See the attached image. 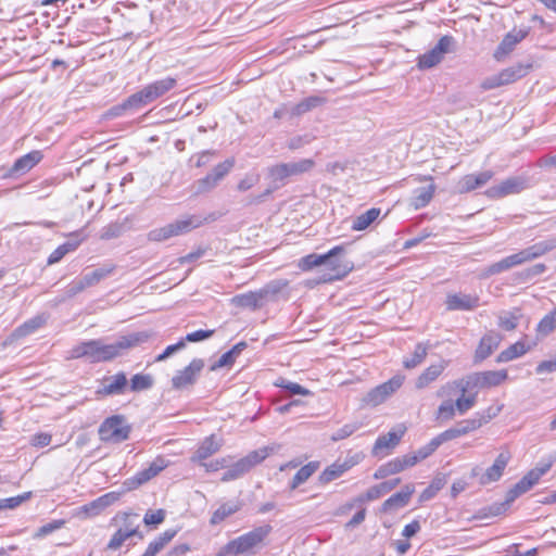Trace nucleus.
<instances>
[{
	"mask_svg": "<svg viewBox=\"0 0 556 556\" xmlns=\"http://www.w3.org/2000/svg\"><path fill=\"white\" fill-rule=\"evenodd\" d=\"M150 331H138L123 336L111 343L102 339L84 341L71 351L72 358H87L91 363L109 362L123 354L124 351L149 341Z\"/></svg>",
	"mask_w": 556,
	"mask_h": 556,
	"instance_id": "1",
	"label": "nucleus"
},
{
	"mask_svg": "<svg viewBox=\"0 0 556 556\" xmlns=\"http://www.w3.org/2000/svg\"><path fill=\"white\" fill-rule=\"evenodd\" d=\"M270 525H263L252 529L251 531L229 541L226 544V552L239 554H255L258 548L265 545V540L271 533Z\"/></svg>",
	"mask_w": 556,
	"mask_h": 556,
	"instance_id": "2",
	"label": "nucleus"
},
{
	"mask_svg": "<svg viewBox=\"0 0 556 556\" xmlns=\"http://www.w3.org/2000/svg\"><path fill=\"white\" fill-rule=\"evenodd\" d=\"M344 253V247L337 245L325 254L312 253L302 257L299 266L303 270H309L316 266L327 265L332 270L337 271L336 278L345 276L350 270L349 264L342 265L340 256Z\"/></svg>",
	"mask_w": 556,
	"mask_h": 556,
	"instance_id": "3",
	"label": "nucleus"
},
{
	"mask_svg": "<svg viewBox=\"0 0 556 556\" xmlns=\"http://www.w3.org/2000/svg\"><path fill=\"white\" fill-rule=\"evenodd\" d=\"M203 220L200 216L190 215L167 224L161 228L152 229L148 232L149 241L161 242L172 237L180 236L198 228Z\"/></svg>",
	"mask_w": 556,
	"mask_h": 556,
	"instance_id": "4",
	"label": "nucleus"
},
{
	"mask_svg": "<svg viewBox=\"0 0 556 556\" xmlns=\"http://www.w3.org/2000/svg\"><path fill=\"white\" fill-rule=\"evenodd\" d=\"M274 452V447H263L250 452L247 456L240 458L236 463H229L227 470L222 476L223 482H229L241 478L249 472L254 466L262 463Z\"/></svg>",
	"mask_w": 556,
	"mask_h": 556,
	"instance_id": "5",
	"label": "nucleus"
},
{
	"mask_svg": "<svg viewBox=\"0 0 556 556\" xmlns=\"http://www.w3.org/2000/svg\"><path fill=\"white\" fill-rule=\"evenodd\" d=\"M130 426L122 415L106 418L99 427L100 440L110 443H121L128 439Z\"/></svg>",
	"mask_w": 556,
	"mask_h": 556,
	"instance_id": "6",
	"label": "nucleus"
},
{
	"mask_svg": "<svg viewBox=\"0 0 556 556\" xmlns=\"http://www.w3.org/2000/svg\"><path fill=\"white\" fill-rule=\"evenodd\" d=\"M176 86V79L172 77H166L160 80H155L141 90L131 94V102L138 103L139 108L153 102L159 99L169 90H172Z\"/></svg>",
	"mask_w": 556,
	"mask_h": 556,
	"instance_id": "7",
	"label": "nucleus"
},
{
	"mask_svg": "<svg viewBox=\"0 0 556 556\" xmlns=\"http://www.w3.org/2000/svg\"><path fill=\"white\" fill-rule=\"evenodd\" d=\"M235 166V159H227L217 164L205 177L193 184L194 194H203L215 189Z\"/></svg>",
	"mask_w": 556,
	"mask_h": 556,
	"instance_id": "8",
	"label": "nucleus"
},
{
	"mask_svg": "<svg viewBox=\"0 0 556 556\" xmlns=\"http://www.w3.org/2000/svg\"><path fill=\"white\" fill-rule=\"evenodd\" d=\"M315 165L312 159H303L298 162L281 163L271 166L268 170L269 177L275 181H282L288 177L298 176L309 172Z\"/></svg>",
	"mask_w": 556,
	"mask_h": 556,
	"instance_id": "9",
	"label": "nucleus"
},
{
	"mask_svg": "<svg viewBox=\"0 0 556 556\" xmlns=\"http://www.w3.org/2000/svg\"><path fill=\"white\" fill-rule=\"evenodd\" d=\"M529 187V181L526 177L514 176L501 181L500 184L490 187L485 194L491 199H501L511 194H518Z\"/></svg>",
	"mask_w": 556,
	"mask_h": 556,
	"instance_id": "10",
	"label": "nucleus"
},
{
	"mask_svg": "<svg viewBox=\"0 0 556 556\" xmlns=\"http://www.w3.org/2000/svg\"><path fill=\"white\" fill-rule=\"evenodd\" d=\"M454 39L451 36H443L440 38L438 43L426 53L418 58V67L421 70H428L438 65L450 51Z\"/></svg>",
	"mask_w": 556,
	"mask_h": 556,
	"instance_id": "11",
	"label": "nucleus"
},
{
	"mask_svg": "<svg viewBox=\"0 0 556 556\" xmlns=\"http://www.w3.org/2000/svg\"><path fill=\"white\" fill-rule=\"evenodd\" d=\"M203 368V359H192L187 367H185L182 370L177 371L176 375L172 378V387L176 390H182L190 386H193Z\"/></svg>",
	"mask_w": 556,
	"mask_h": 556,
	"instance_id": "12",
	"label": "nucleus"
},
{
	"mask_svg": "<svg viewBox=\"0 0 556 556\" xmlns=\"http://www.w3.org/2000/svg\"><path fill=\"white\" fill-rule=\"evenodd\" d=\"M167 467V463L164 458L159 457L154 459L148 468H144L140 471H138L134 477L125 480L123 483L124 488L127 491L135 490L142 485L143 483L148 482L152 478H154L156 475H159L164 468Z\"/></svg>",
	"mask_w": 556,
	"mask_h": 556,
	"instance_id": "13",
	"label": "nucleus"
},
{
	"mask_svg": "<svg viewBox=\"0 0 556 556\" xmlns=\"http://www.w3.org/2000/svg\"><path fill=\"white\" fill-rule=\"evenodd\" d=\"M127 386L128 381L126 374L121 371L114 376L105 377L97 393L103 396L119 395L125 392Z\"/></svg>",
	"mask_w": 556,
	"mask_h": 556,
	"instance_id": "14",
	"label": "nucleus"
},
{
	"mask_svg": "<svg viewBox=\"0 0 556 556\" xmlns=\"http://www.w3.org/2000/svg\"><path fill=\"white\" fill-rule=\"evenodd\" d=\"M502 336L497 332L490 331L485 333L475 352V363H480L488 358L500 345Z\"/></svg>",
	"mask_w": 556,
	"mask_h": 556,
	"instance_id": "15",
	"label": "nucleus"
},
{
	"mask_svg": "<svg viewBox=\"0 0 556 556\" xmlns=\"http://www.w3.org/2000/svg\"><path fill=\"white\" fill-rule=\"evenodd\" d=\"M223 445V441L217 439L215 434L206 437L199 445L194 454L191 456L192 463H204L208 457L217 453Z\"/></svg>",
	"mask_w": 556,
	"mask_h": 556,
	"instance_id": "16",
	"label": "nucleus"
},
{
	"mask_svg": "<svg viewBox=\"0 0 556 556\" xmlns=\"http://www.w3.org/2000/svg\"><path fill=\"white\" fill-rule=\"evenodd\" d=\"M445 303L450 311H471L479 306V296L462 292L453 293L446 296Z\"/></svg>",
	"mask_w": 556,
	"mask_h": 556,
	"instance_id": "17",
	"label": "nucleus"
},
{
	"mask_svg": "<svg viewBox=\"0 0 556 556\" xmlns=\"http://www.w3.org/2000/svg\"><path fill=\"white\" fill-rule=\"evenodd\" d=\"M527 35L528 30L526 29H513L511 31H509L496 48L494 52V58L497 61H502L515 49L518 42H520L522 39L527 37Z\"/></svg>",
	"mask_w": 556,
	"mask_h": 556,
	"instance_id": "18",
	"label": "nucleus"
},
{
	"mask_svg": "<svg viewBox=\"0 0 556 556\" xmlns=\"http://www.w3.org/2000/svg\"><path fill=\"white\" fill-rule=\"evenodd\" d=\"M510 453L508 451L501 452L494 460V464L489 467L480 478L481 484H489L500 480L503 476V471L510 460Z\"/></svg>",
	"mask_w": 556,
	"mask_h": 556,
	"instance_id": "19",
	"label": "nucleus"
},
{
	"mask_svg": "<svg viewBox=\"0 0 556 556\" xmlns=\"http://www.w3.org/2000/svg\"><path fill=\"white\" fill-rule=\"evenodd\" d=\"M556 248V238L538 242L531 247H528L519 252L517 255L521 262V264L530 262L534 258H538L547 252L554 250Z\"/></svg>",
	"mask_w": 556,
	"mask_h": 556,
	"instance_id": "20",
	"label": "nucleus"
},
{
	"mask_svg": "<svg viewBox=\"0 0 556 556\" xmlns=\"http://www.w3.org/2000/svg\"><path fill=\"white\" fill-rule=\"evenodd\" d=\"M47 323V317L45 315H37L26 321H24L21 326L15 328L8 340L10 342L17 341L22 338H25L35 331H37L39 328H41Z\"/></svg>",
	"mask_w": 556,
	"mask_h": 556,
	"instance_id": "21",
	"label": "nucleus"
},
{
	"mask_svg": "<svg viewBox=\"0 0 556 556\" xmlns=\"http://www.w3.org/2000/svg\"><path fill=\"white\" fill-rule=\"evenodd\" d=\"M521 265V262L517 255V253L508 255L502 258L498 262H495L488 267L483 268L480 273V278H489L491 276L501 274L503 271L509 270L510 268Z\"/></svg>",
	"mask_w": 556,
	"mask_h": 556,
	"instance_id": "22",
	"label": "nucleus"
},
{
	"mask_svg": "<svg viewBox=\"0 0 556 556\" xmlns=\"http://www.w3.org/2000/svg\"><path fill=\"white\" fill-rule=\"evenodd\" d=\"M42 160L41 151L34 150L29 153L18 157L12 168L10 169L11 175H21L29 172Z\"/></svg>",
	"mask_w": 556,
	"mask_h": 556,
	"instance_id": "23",
	"label": "nucleus"
},
{
	"mask_svg": "<svg viewBox=\"0 0 556 556\" xmlns=\"http://www.w3.org/2000/svg\"><path fill=\"white\" fill-rule=\"evenodd\" d=\"M479 429V422H476L473 418L465 419L460 422H458L455 427H452L443 432H441L440 439L444 443L446 441L459 438L462 435H465L469 432H472L475 430Z\"/></svg>",
	"mask_w": 556,
	"mask_h": 556,
	"instance_id": "24",
	"label": "nucleus"
},
{
	"mask_svg": "<svg viewBox=\"0 0 556 556\" xmlns=\"http://www.w3.org/2000/svg\"><path fill=\"white\" fill-rule=\"evenodd\" d=\"M536 345L535 342L531 344H527L525 341L520 340L516 343L509 345L507 349L503 350L496 357L497 363H507L513 359H516L527 352L531 351Z\"/></svg>",
	"mask_w": 556,
	"mask_h": 556,
	"instance_id": "25",
	"label": "nucleus"
},
{
	"mask_svg": "<svg viewBox=\"0 0 556 556\" xmlns=\"http://www.w3.org/2000/svg\"><path fill=\"white\" fill-rule=\"evenodd\" d=\"M448 366V361H440L427 367L416 380V388L424 389L433 382Z\"/></svg>",
	"mask_w": 556,
	"mask_h": 556,
	"instance_id": "26",
	"label": "nucleus"
},
{
	"mask_svg": "<svg viewBox=\"0 0 556 556\" xmlns=\"http://www.w3.org/2000/svg\"><path fill=\"white\" fill-rule=\"evenodd\" d=\"M493 177L491 170H484L479 174H469L462 178L459 181L460 192L472 191L483 185H485Z\"/></svg>",
	"mask_w": 556,
	"mask_h": 556,
	"instance_id": "27",
	"label": "nucleus"
},
{
	"mask_svg": "<svg viewBox=\"0 0 556 556\" xmlns=\"http://www.w3.org/2000/svg\"><path fill=\"white\" fill-rule=\"evenodd\" d=\"M414 491H415V488L413 484L404 485L401 489V491L394 493L388 500L384 501V510L399 509V508L406 506L408 504Z\"/></svg>",
	"mask_w": 556,
	"mask_h": 556,
	"instance_id": "28",
	"label": "nucleus"
},
{
	"mask_svg": "<svg viewBox=\"0 0 556 556\" xmlns=\"http://www.w3.org/2000/svg\"><path fill=\"white\" fill-rule=\"evenodd\" d=\"M446 387L456 388L460 391L462 394H466V392L475 389H482L479 372H473L462 379L455 380L452 383H448Z\"/></svg>",
	"mask_w": 556,
	"mask_h": 556,
	"instance_id": "29",
	"label": "nucleus"
},
{
	"mask_svg": "<svg viewBox=\"0 0 556 556\" xmlns=\"http://www.w3.org/2000/svg\"><path fill=\"white\" fill-rule=\"evenodd\" d=\"M415 464L416 458L409 457L408 454L395 457L384 464V476L401 472L409 467H413Z\"/></svg>",
	"mask_w": 556,
	"mask_h": 556,
	"instance_id": "30",
	"label": "nucleus"
},
{
	"mask_svg": "<svg viewBox=\"0 0 556 556\" xmlns=\"http://www.w3.org/2000/svg\"><path fill=\"white\" fill-rule=\"evenodd\" d=\"M479 375L482 389L497 387L508 378L505 369L480 371Z\"/></svg>",
	"mask_w": 556,
	"mask_h": 556,
	"instance_id": "31",
	"label": "nucleus"
},
{
	"mask_svg": "<svg viewBox=\"0 0 556 556\" xmlns=\"http://www.w3.org/2000/svg\"><path fill=\"white\" fill-rule=\"evenodd\" d=\"M114 270L115 265L105 264L99 268L93 269L90 273H86L81 278L84 279L85 285H87V287L89 288L112 275Z\"/></svg>",
	"mask_w": 556,
	"mask_h": 556,
	"instance_id": "32",
	"label": "nucleus"
},
{
	"mask_svg": "<svg viewBox=\"0 0 556 556\" xmlns=\"http://www.w3.org/2000/svg\"><path fill=\"white\" fill-rule=\"evenodd\" d=\"M435 191L434 184H430L426 187H419L415 189L414 197L412 199V204L415 208H421L429 204V202L432 200L433 194Z\"/></svg>",
	"mask_w": 556,
	"mask_h": 556,
	"instance_id": "33",
	"label": "nucleus"
},
{
	"mask_svg": "<svg viewBox=\"0 0 556 556\" xmlns=\"http://www.w3.org/2000/svg\"><path fill=\"white\" fill-rule=\"evenodd\" d=\"M263 301L260 290L256 292L239 294L232 299V303L235 305L240 307H250L253 309L261 307L263 305Z\"/></svg>",
	"mask_w": 556,
	"mask_h": 556,
	"instance_id": "34",
	"label": "nucleus"
},
{
	"mask_svg": "<svg viewBox=\"0 0 556 556\" xmlns=\"http://www.w3.org/2000/svg\"><path fill=\"white\" fill-rule=\"evenodd\" d=\"M350 468H351V465H349L346 462L333 463L332 465L328 466L319 475V482L323 484H327V483L336 480L337 478L341 477Z\"/></svg>",
	"mask_w": 556,
	"mask_h": 556,
	"instance_id": "35",
	"label": "nucleus"
},
{
	"mask_svg": "<svg viewBox=\"0 0 556 556\" xmlns=\"http://www.w3.org/2000/svg\"><path fill=\"white\" fill-rule=\"evenodd\" d=\"M527 72L528 66L516 64L501 71L498 73V78L502 81V85L505 86L522 78L526 76Z\"/></svg>",
	"mask_w": 556,
	"mask_h": 556,
	"instance_id": "36",
	"label": "nucleus"
},
{
	"mask_svg": "<svg viewBox=\"0 0 556 556\" xmlns=\"http://www.w3.org/2000/svg\"><path fill=\"white\" fill-rule=\"evenodd\" d=\"M318 468V462H309L308 464L302 466L290 482V489L295 490L298 486L306 482Z\"/></svg>",
	"mask_w": 556,
	"mask_h": 556,
	"instance_id": "37",
	"label": "nucleus"
},
{
	"mask_svg": "<svg viewBox=\"0 0 556 556\" xmlns=\"http://www.w3.org/2000/svg\"><path fill=\"white\" fill-rule=\"evenodd\" d=\"M241 509V503L239 501H232L222 504L214 513L211 518L213 525L222 522L227 517L233 515Z\"/></svg>",
	"mask_w": 556,
	"mask_h": 556,
	"instance_id": "38",
	"label": "nucleus"
},
{
	"mask_svg": "<svg viewBox=\"0 0 556 556\" xmlns=\"http://www.w3.org/2000/svg\"><path fill=\"white\" fill-rule=\"evenodd\" d=\"M175 535V530H166L148 545L142 556H155Z\"/></svg>",
	"mask_w": 556,
	"mask_h": 556,
	"instance_id": "39",
	"label": "nucleus"
},
{
	"mask_svg": "<svg viewBox=\"0 0 556 556\" xmlns=\"http://www.w3.org/2000/svg\"><path fill=\"white\" fill-rule=\"evenodd\" d=\"M380 215V208L372 207L357 216L352 224V229L356 231L368 228Z\"/></svg>",
	"mask_w": 556,
	"mask_h": 556,
	"instance_id": "40",
	"label": "nucleus"
},
{
	"mask_svg": "<svg viewBox=\"0 0 556 556\" xmlns=\"http://www.w3.org/2000/svg\"><path fill=\"white\" fill-rule=\"evenodd\" d=\"M325 102V99L317 96H311L303 99L298 104L293 105L291 109V114L294 116L302 115Z\"/></svg>",
	"mask_w": 556,
	"mask_h": 556,
	"instance_id": "41",
	"label": "nucleus"
},
{
	"mask_svg": "<svg viewBox=\"0 0 556 556\" xmlns=\"http://www.w3.org/2000/svg\"><path fill=\"white\" fill-rule=\"evenodd\" d=\"M428 348L429 346L425 343H418L415 346L413 355L404 359V367L407 369H413L420 365L427 356Z\"/></svg>",
	"mask_w": 556,
	"mask_h": 556,
	"instance_id": "42",
	"label": "nucleus"
},
{
	"mask_svg": "<svg viewBox=\"0 0 556 556\" xmlns=\"http://www.w3.org/2000/svg\"><path fill=\"white\" fill-rule=\"evenodd\" d=\"M128 229L127 227V219H125L122 223H112L108 226L103 227L101 230L100 238L104 240H110L114 238L121 237L124 232H126Z\"/></svg>",
	"mask_w": 556,
	"mask_h": 556,
	"instance_id": "43",
	"label": "nucleus"
},
{
	"mask_svg": "<svg viewBox=\"0 0 556 556\" xmlns=\"http://www.w3.org/2000/svg\"><path fill=\"white\" fill-rule=\"evenodd\" d=\"M445 484L444 478H434L431 483L420 493L419 503L432 500Z\"/></svg>",
	"mask_w": 556,
	"mask_h": 556,
	"instance_id": "44",
	"label": "nucleus"
},
{
	"mask_svg": "<svg viewBox=\"0 0 556 556\" xmlns=\"http://www.w3.org/2000/svg\"><path fill=\"white\" fill-rule=\"evenodd\" d=\"M556 329V308L546 314L538 324L536 331L542 336H547Z\"/></svg>",
	"mask_w": 556,
	"mask_h": 556,
	"instance_id": "45",
	"label": "nucleus"
},
{
	"mask_svg": "<svg viewBox=\"0 0 556 556\" xmlns=\"http://www.w3.org/2000/svg\"><path fill=\"white\" fill-rule=\"evenodd\" d=\"M153 378L150 375L136 374L131 380L129 388L132 392H140L152 388Z\"/></svg>",
	"mask_w": 556,
	"mask_h": 556,
	"instance_id": "46",
	"label": "nucleus"
},
{
	"mask_svg": "<svg viewBox=\"0 0 556 556\" xmlns=\"http://www.w3.org/2000/svg\"><path fill=\"white\" fill-rule=\"evenodd\" d=\"M405 432L406 427L403 424L393 427L387 435H384V448H393L396 446Z\"/></svg>",
	"mask_w": 556,
	"mask_h": 556,
	"instance_id": "47",
	"label": "nucleus"
},
{
	"mask_svg": "<svg viewBox=\"0 0 556 556\" xmlns=\"http://www.w3.org/2000/svg\"><path fill=\"white\" fill-rule=\"evenodd\" d=\"M118 498V495L116 493H108L105 495L100 496L96 501L91 502L90 504L85 506V510L91 511L94 510L96 514L99 513L101 509L108 507L111 505L114 501Z\"/></svg>",
	"mask_w": 556,
	"mask_h": 556,
	"instance_id": "48",
	"label": "nucleus"
},
{
	"mask_svg": "<svg viewBox=\"0 0 556 556\" xmlns=\"http://www.w3.org/2000/svg\"><path fill=\"white\" fill-rule=\"evenodd\" d=\"M443 442L438 434L427 445L420 447L416 453L408 454L409 457H415L416 463L430 456Z\"/></svg>",
	"mask_w": 556,
	"mask_h": 556,
	"instance_id": "49",
	"label": "nucleus"
},
{
	"mask_svg": "<svg viewBox=\"0 0 556 556\" xmlns=\"http://www.w3.org/2000/svg\"><path fill=\"white\" fill-rule=\"evenodd\" d=\"M30 497L31 492H25L13 497L0 498V510L14 509L28 501Z\"/></svg>",
	"mask_w": 556,
	"mask_h": 556,
	"instance_id": "50",
	"label": "nucleus"
},
{
	"mask_svg": "<svg viewBox=\"0 0 556 556\" xmlns=\"http://www.w3.org/2000/svg\"><path fill=\"white\" fill-rule=\"evenodd\" d=\"M275 386L285 389L291 394L308 395L311 393L309 390L305 389L301 384L288 381L283 378L278 379Z\"/></svg>",
	"mask_w": 556,
	"mask_h": 556,
	"instance_id": "51",
	"label": "nucleus"
},
{
	"mask_svg": "<svg viewBox=\"0 0 556 556\" xmlns=\"http://www.w3.org/2000/svg\"><path fill=\"white\" fill-rule=\"evenodd\" d=\"M130 538H131V530L117 529V531L113 534L110 542L108 543V548L109 549H117Z\"/></svg>",
	"mask_w": 556,
	"mask_h": 556,
	"instance_id": "52",
	"label": "nucleus"
},
{
	"mask_svg": "<svg viewBox=\"0 0 556 556\" xmlns=\"http://www.w3.org/2000/svg\"><path fill=\"white\" fill-rule=\"evenodd\" d=\"M232 462L231 456L222 457L212 462L201 463V467L205 469L206 472H215L219 469H226L229 466V463Z\"/></svg>",
	"mask_w": 556,
	"mask_h": 556,
	"instance_id": "53",
	"label": "nucleus"
},
{
	"mask_svg": "<svg viewBox=\"0 0 556 556\" xmlns=\"http://www.w3.org/2000/svg\"><path fill=\"white\" fill-rule=\"evenodd\" d=\"M138 103L131 102V96H129L123 103L117 104L113 108H111L108 112V115L111 117H117L121 116L125 111L127 110H139Z\"/></svg>",
	"mask_w": 556,
	"mask_h": 556,
	"instance_id": "54",
	"label": "nucleus"
},
{
	"mask_svg": "<svg viewBox=\"0 0 556 556\" xmlns=\"http://www.w3.org/2000/svg\"><path fill=\"white\" fill-rule=\"evenodd\" d=\"M287 286L288 282L286 280H275L267 283L263 289L260 290V292L262 293L263 300H265L268 295L278 294Z\"/></svg>",
	"mask_w": 556,
	"mask_h": 556,
	"instance_id": "55",
	"label": "nucleus"
},
{
	"mask_svg": "<svg viewBox=\"0 0 556 556\" xmlns=\"http://www.w3.org/2000/svg\"><path fill=\"white\" fill-rule=\"evenodd\" d=\"M477 401V394H470L468 396H465V394H462L460 397H458L455 402V407L459 412V414H465L470 408H472Z\"/></svg>",
	"mask_w": 556,
	"mask_h": 556,
	"instance_id": "56",
	"label": "nucleus"
},
{
	"mask_svg": "<svg viewBox=\"0 0 556 556\" xmlns=\"http://www.w3.org/2000/svg\"><path fill=\"white\" fill-rule=\"evenodd\" d=\"M138 518L137 514H124V525L121 527V530H131V538L138 536L140 540L142 539V534L138 531V525L135 520Z\"/></svg>",
	"mask_w": 556,
	"mask_h": 556,
	"instance_id": "57",
	"label": "nucleus"
},
{
	"mask_svg": "<svg viewBox=\"0 0 556 556\" xmlns=\"http://www.w3.org/2000/svg\"><path fill=\"white\" fill-rule=\"evenodd\" d=\"M498 326L506 331H511L518 326V316L513 313H505L500 316Z\"/></svg>",
	"mask_w": 556,
	"mask_h": 556,
	"instance_id": "58",
	"label": "nucleus"
},
{
	"mask_svg": "<svg viewBox=\"0 0 556 556\" xmlns=\"http://www.w3.org/2000/svg\"><path fill=\"white\" fill-rule=\"evenodd\" d=\"M64 525L63 520H53L49 523H46L38 528L37 532L35 533L36 539L45 538L48 534L54 532L55 530H59Z\"/></svg>",
	"mask_w": 556,
	"mask_h": 556,
	"instance_id": "59",
	"label": "nucleus"
},
{
	"mask_svg": "<svg viewBox=\"0 0 556 556\" xmlns=\"http://www.w3.org/2000/svg\"><path fill=\"white\" fill-rule=\"evenodd\" d=\"M165 519V510L164 509H157L155 511L149 510L146 513L143 517V522L147 526H157L162 523Z\"/></svg>",
	"mask_w": 556,
	"mask_h": 556,
	"instance_id": "60",
	"label": "nucleus"
},
{
	"mask_svg": "<svg viewBox=\"0 0 556 556\" xmlns=\"http://www.w3.org/2000/svg\"><path fill=\"white\" fill-rule=\"evenodd\" d=\"M74 247L71 243H64L58 247L48 257V264L60 262Z\"/></svg>",
	"mask_w": 556,
	"mask_h": 556,
	"instance_id": "61",
	"label": "nucleus"
},
{
	"mask_svg": "<svg viewBox=\"0 0 556 556\" xmlns=\"http://www.w3.org/2000/svg\"><path fill=\"white\" fill-rule=\"evenodd\" d=\"M502 407L493 408L489 407L482 413H478L473 418L476 422H479V428L484 424H488L491 419H493L501 412Z\"/></svg>",
	"mask_w": 556,
	"mask_h": 556,
	"instance_id": "62",
	"label": "nucleus"
},
{
	"mask_svg": "<svg viewBox=\"0 0 556 556\" xmlns=\"http://www.w3.org/2000/svg\"><path fill=\"white\" fill-rule=\"evenodd\" d=\"M405 380V377L401 374L395 375L389 381L384 382V396L392 394L400 389Z\"/></svg>",
	"mask_w": 556,
	"mask_h": 556,
	"instance_id": "63",
	"label": "nucleus"
},
{
	"mask_svg": "<svg viewBox=\"0 0 556 556\" xmlns=\"http://www.w3.org/2000/svg\"><path fill=\"white\" fill-rule=\"evenodd\" d=\"M364 402L368 405L377 406L382 403V384L377 386L372 391H370Z\"/></svg>",
	"mask_w": 556,
	"mask_h": 556,
	"instance_id": "64",
	"label": "nucleus"
}]
</instances>
